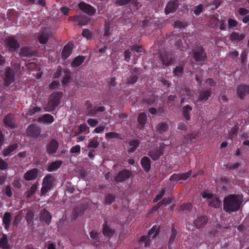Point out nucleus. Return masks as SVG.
I'll use <instances>...</instances> for the list:
<instances>
[{
  "mask_svg": "<svg viewBox=\"0 0 249 249\" xmlns=\"http://www.w3.org/2000/svg\"><path fill=\"white\" fill-rule=\"evenodd\" d=\"M243 201V196L239 195H231L224 200V209L227 212L232 213L239 210Z\"/></svg>",
  "mask_w": 249,
  "mask_h": 249,
  "instance_id": "nucleus-1",
  "label": "nucleus"
},
{
  "mask_svg": "<svg viewBox=\"0 0 249 249\" xmlns=\"http://www.w3.org/2000/svg\"><path fill=\"white\" fill-rule=\"evenodd\" d=\"M62 96L61 92H54L52 93L49 98V101L44 106V109L46 111H52L59 104L60 99Z\"/></svg>",
  "mask_w": 249,
  "mask_h": 249,
  "instance_id": "nucleus-2",
  "label": "nucleus"
},
{
  "mask_svg": "<svg viewBox=\"0 0 249 249\" xmlns=\"http://www.w3.org/2000/svg\"><path fill=\"white\" fill-rule=\"evenodd\" d=\"M159 232V228L157 226H154L149 231L147 236L143 235L141 237L140 242L142 245L145 247L148 246L149 245V240L150 238H154Z\"/></svg>",
  "mask_w": 249,
  "mask_h": 249,
  "instance_id": "nucleus-3",
  "label": "nucleus"
},
{
  "mask_svg": "<svg viewBox=\"0 0 249 249\" xmlns=\"http://www.w3.org/2000/svg\"><path fill=\"white\" fill-rule=\"evenodd\" d=\"M53 181L54 178L50 175H47L44 178L41 188L42 194L47 193L51 189Z\"/></svg>",
  "mask_w": 249,
  "mask_h": 249,
  "instance_id": "nucleus-4",
  "label": "nucleus"
},
{
  "mask_svg": "<svg viewBox=\"0 0 249 249\" xmlns=\"http://www.w3.org/2000/svg\"><path fill=\"white\" fill-rule=\"evenodd\" d=\"M5 43L10 51H14L19 47V43L13 36L7 37L5 40Z\"/></svg>",
  "mask_w": 249,
  "mask_h": 249,
  "instance_id": "nucleus-5",
  "label": "nucleus"
},
{
  "mask_svg": "<svg viewBox=\"0 0 249 249\" xmlns=\"http://www.w3.org/2000/svg\"><path fill=\"white\" fill-rule=\"evenodd\" d=\"M53 32L49 28L42 29L38 37L39 41L41 44H45L48 39L53 36Z\"/></svg>",
  "mask_w": 249,
  "mask_h": 249,
  "instance_id": "nucleus-6",
  "label": "nucleus"
},
{
  "mask_svg": "<svg viewBox=\"0 0 249 249\" xmlns=\"http://www.w3.org/2000/svg\"><path fill=\"white\" fill-rule=\"evenodd\" d=\"M69 20L75 22V23L79 25L87 24L89 21L90 18L87 16H74L70 17Z\"/></svg>",
  "mask_w": 249,
  "mask_h": 249,
  "instance_id": "nucleus-7",
  "label": "nucleus"
},
{
  "mask_svg": "<svg viewBox=\"0 0 249 249\" xmlns=\"http://www.w3.org/2000/svg\"><path fill=\"white\" fill-rule=\"evenodd\" d=\"M22 215H26V218L29 223L31 222L33 216V212L29 210H24L19 212L18 214L15 218V222L16 224L20 220L21 216Z\"/></svg>",
  "mask_w": 249,
  "mask_h": 249,
  "instance_id": "nucleus-8",
  "label": "nucleus"
},
{
  "mask_svg": "<svg viewBox=\"0 0 249 249\" xmlns=\"http://www.w3.org/2000/svg\"><path fill=\"white\" fill-rule=\"evenodd\" d=\"M79 9L85 13L93 15L95 13V9L91 5L84 2H80L78 5Z\"/></svg>",
  "mask_w": 249,
  "mask_h": 249,
  "instance_id": "nucleus-9",
  "label": "nucleus"
},
{
  "mask_svg": "<svg viewBox=\"0 0 249 249\" xmlns=\"http://www.w3.org/2000/svg\"><path fill=\"white\" fill-rule=\"evenodd\" d=\"M14 81V73L11 69L8 68L5 73L4 84L5 86H8Z\"/></svg>",
  "mask_w": 249,
  "mask_h": 249,
  "instance_id": "nucleus-10",
  "label": "nucleus"
},
{
  "mask_svg": "<svg viewBox=\"0 0 249 249\" xmlns=\"http://www.w3.org/2000/svg\"><path fill=\"white\" fill-rule=\"evenodd\" d=\"M38 173V170L37 169H32L24 174V178L28 181L35 180L37 177Z\"/></svg>",
  "mask_w": 249,
  "mask_h": 249,
  "instance_id": "nucleus-11",
  "label": "nucleus"
},
{
  "mask_svg": "<svg viewBox=\"0 0 249 249\" xmlns=\"http://www.w3.org/2000/svg\"><path fill=\"white\" fill-rule=\"evenodd\" d=\"M248 93H249V87L244 85L238 86L237 95L240 99H243Z\"/></svg>",
  "mask_w": 249,
  "mask_h": 249,
  "instance_id": "nucleus-12",
  "label": "nucleus"
},
{
  "mask_svg": "<svg viewBox=\"0 0 249 249\" xmlns=\"http://www.w3.org/2000/svg\"><path fill=\"white\" fill-rule=\"evenodd\" d=\"M52 216L50 213L45 210H43L40 213V220L45 224L49 225L51 222Z\"/></svg>",
  "mask_w": 249,
  "mask_h": 249,
  "instance_id": "nucleus-13",
  "label": "nucleus"
},
{
  "mask_svg": "<svg viewBox=\"0 0 249 249\" xmlns=\"http://www.w3.org/2000/svg\"><path fill=\"white\" fill-rule=\"evenodd\" d=\"M194 57L196 62H201L204 60L206 54L202 48H199L195 52Z\"/></svg>",
  "mask_w": 249,
  "mask_h": 249,
  "instance_id": "nucleus-14",
  "label": "nucleus"
},
{
  "mask_svg": "<svg viewBox=\"0 0 249 249\" xmlns=\"http://www.w3.org/2000/svg\"><path fill=\"white\" fill-rule=\"evenodd\" d=\"M72 48L73 44L72 43H69L64 46L62 53V56L64 59H66L70 55Z\"/></svg>",
  "mask_w": 249,
  "mask_h": 249,
  "instance_id": "nucleus-15",
  "label": "nucleus"
},
{
  "mask_svg": "<svg viewBox=\"0 0 249 249\" xmlns=\"http://www.w3.org/2000/svg\"><path fill=\"white\" fill-rule=\"evenodd\" d=\"M27 133L32 137H36L40 134V130L34 125H31L27 129Z\"/></svg>",
  "mask_w": 249,
  "mask_h": 249,
  "instance_id": "nucleus-16",
  "label": "nucleus"
},
{
  "mask_svg": "<svg viewBox=\"0 0 249 249\" xmlns=\"http://www.w3.org/2000/svg\"><path fill=\"white\" fill-rule=\"evenodd\" d=\"M131 173L128 170H123L120 172L115 178L116 181H122L129 178Z\"/></svg>",
  "mask_w": 249,
  "mask_h": 249,
  "instance_id": "nucleus-17",
  "label": "nucleus"
},
{
  "mask_svg": "<svg viewBox=\"0 0 249 249\" xmlns=\"http://www.w3.org/2000/svg\"><path fill=\"white\" fill-rule=\"evenodd\" d=\"M244 37V34L235 32L232 33L230 36L231 40L233 42H239L242 40Z\"/></svg>",
  "mask_w": 249,
  "mask_h": 249,
  "instance_id": "nucleus-18",
  "label": "nucleus"
},
{
  "mask_svg": "<svg viewBox=\"0 0 249 249\" xmlns=\"http://www.w3.org/2000/svg\"><path fill=\"white\" fill-rule=\"evenodd\" d=\"M37 121L43 123L51 124L54 121L53 117L49 114H45L44 115L39 117Z\"/></svg>",
  "mask_w": 249,
  "mask_h": 249,
  "instance_id": "nucleus-19",
  "label": "nucleus"
},
{
  "mask_svg": "<svg viewBox=\"0 0 249 249\" xmlns=\"http://www.w3.org/2000/svg\"><path fill=\"white\" fill-rule=\"evenodd\" d=\"M162 150L160 149H154L148 152V155L153 160H157L162 155Z\"/></svg>",
  "mask_w": 249,
  "mask_h": 249,
  "instance_id": "nucleus-20",
  "label": "nucleus"
},
{
  "mask_svg": "<svg viewBox=\"0 0 249 249\" xmlns=\"http://www.w3.org/2000/svg\"><path fill=\"white\" fill-rule=\"evenodd\" d=\"M4 122L6 126L13 128L16 126L14 116L12 114L7 115L5 118Z\"/></svg>",
  "mask_w": 249,
  "mask_h": 249,
  "instance_id": "nucleus-21",
  "label": "nucleus"
},
{
  "mask_svg": "<svg viewBox=\"0 0 249 249\" xmlns=\"http://www.w3.org/2000/svg\"><path fill=\"white\" fill-rule=\"evenodd\" d=\"M58 148V143L54 140L52 141L47 146V152L49 153L53 154L55 153Z\"/></svg>",
  "mask_w": 249,
  "mask_h": 249,
  "instance_id": "nucleus-22",
  "label": "nucleus"
},
{
  "mask_svg": "<svg viewBox=\"0 0 249 249\" xmlns=\"http://www.w3.org/2000/svg\"><path fill=\"white\" fill-rule=\"evenodd\" d=\"M142 166L145 172H148L150 169V162L147 157H143L141 161Z\"/></svg>",
  "mask_w": 249,
  "mask_h": 249,
  "instance_id": "nucleus-23",
  "label": "nucleus"
},
{
  "mask_svg": "<svg viewBox=\"0 0 249 249\" xmlns=\"http://www.w3.org/2000/svg\"><path fill=\"white\" fill-rule=\"evenodd\" d=\"M62 164L60 160L55 161L51 163L47 167V170L49 172H52L58 169Z\"/></svg>",
  "mask_w": 249,
  "mask_h": 249,
  "instance_id": "nucleus-24",
  "label": "nucleus"
},
{
  "mask_svg": "<svg viewBox=\"0 0 249 249\" xmlns=\"http://www.w3.org/2000/svg\"><path fill=\"white\" fill-rule=\"evenodd\" d=\"M11 219V216L9 213H5L4 214L3 223L4 225V227L6 230H7L10 227Z\"/></svg>",
  "mask_w": 249,
  "mask_h": 249,
  "instance_id": "nucleus-25",
  "label": "nucleus"
},
{
  "mask_svg": "<svg viewBox=\"0 0 249 249\" xmlns=\"http://www.w3.org/2000/svg\"><path fill=\"white\" fill-rule=\"evenodd\" d=\"M0 248L2 249H10V248L6 235H3L0 239Z\"/></svg>",
  "mask_w": 249,
  "mask_h": 249,
  "instance_id": "nucleus-26",
  "label": "nucleus"
},
{
  "mask_svg": "<svg viewBox=\"0 0 249 249\" xmlns=\"http://www.w3.org/2000/svg\"><path fill=\"white\" fill-rule=\"evenodd\" d=\"M147 120L146 115L144 113H141L138 117V122L139 124V127L142 128L143 127Z\"/></svg>",
  "mask_w": 249,
  "mask_h": 249,
  "instance_id": "nucleus-27",
  "label": "nucleus"
},
{
  "mask_svg": "<svg viewBox=\"0 0 249 249\" xmlns=\"http://www.w3.org/2000/svg\"><path fill=\"white\" fill-rule=\"evenodd\" d=\"M85 57L78 56L75 57L71 63V66L73 67H77L80 66L84 62Z\"/></svg>",
  "mask_w": 249,
  "mask_h": 249,
  "instance_id": "nucleus-28",
  "label": "nucleus"
},
{
  "mask_svg": "<svg viewBox=\"0 0 249 249\" xmlns=\"http://www.w3.org/2000/svg\"><path fill=\"white\" fill-rule=\"evenodd\" d=\"M41 111V108L36 106H31L28 111L27 112L26 115L27 116H32L36 113H38Z\"/></svg>",
  "mask_w": 249,
  "mask_h": 249,
  "instance_id": "nucleus-29",
  "label": "nucleus"
},
{
  "mask_svg": "<svg viewBox=\"0 0 249 249\" xmlns=\"http://www.w3.org/2000/svg\"><path fill=\"white\" fill-rule=\"evenodd\" d=\"M221 205V201L216 196H213L209 201V205L211 207L217 208Z\"/></svg>",
  "mask_w": 249,
  "mask_h": 249,
  "instance_id": "nucleus-30",
  "label": "nucleus"
},
{
  "mask_svg": "<svg viewBox=\"0 0 249 249\" xmlns=\"http://www.w3.org/2000/svg\"><path fill=\"white\" fill-rule=\"evenodd\" d=\"M19 54L23 56H28L32 55V51L29 48L23 47L21 48Z\"/></svg>",
  "mask_w": 249,
  "mask_h": 249,
  "instance_id": "nucleus-31",
  "label": "nucleus"
},
{
  "mask_svg": "<svg viewBox=\"0 0 249 249\" xmlns=\"http://www.w3.org/2000/svg\"><path fill=\"white\" fill-rule=\"evenodd\" d=\"M17 148V145L16 144H13L10 146L3 153V155L4 156H10L13 154L14 151Z\"/></svg>",
  "mask_w": 249,
  "mask_h": 249,
  "instance_id": "nucleus-32",
  "label": "nucleus"
},
{
  "mask_svg": "<svg viewBox=\"0 0 249 249\" xmlns=\"http://www.w3.org/2000/svg\"><path fill=\"white\" fill-rule=\"evenodd\" d=\"M206 223V218L205 217H200L195 222L196 226L200 228L205 224Z\"/></svg>",
  "mask_w": 249,
  "mask_h": 249,
  "instance_id": "nucleus-33",
  "label": "nucleus"
},
{
  "mask_svg": "<svg viewBox=\"0 0 249 249\" xmlns=\"http://www.w3.org/2000/svg\"><path fill=\"white\" fill-rule=\"evenodd\" d=\"M175 8V3L173 2H169L165 8V12L166 14H169L174 11Z\"/></svg>",
  "mask_w": 249,
  "mask_h": 249,
  "instance_id": "nucleus-34",
  "label": "nucleus"
},
{
  "mask_svg": "<svg viewBox=\"0 0 249 249\" xmlns=\"http://www.w3.org/2000/svg\"><path fill=\"white\" fill-rule=\"evenodd\" d=\"M211 94L209 90L204 91L201 92L199 96L198 100L200 101L207 100Z\"/></svg>",
  "mask_w": 249,
  "mask_h": 249,
  "instance_id": "nucleus-35",
  "label": "nucleus"
},
{
  "mask_svg": "<svg viewBox=\"0 0 249 249\" xmlns=\"http://www.w3.org/2000/svg\"><path fill=\"white\" fill-rule=\"evenodd\" d=\"M114 233V231L109 227L104 225L103 228V233L105 235L111 236Z\"/></svg>",
  "mask_w": 249,
  "mask_h": 249,
  "instance_id": "nucleus-36",
  "label": "nucleus"
},
{
  "mask_svg": "<svg viewBox=\"0 0 249 249\" xmlns=\"http://www.w3.org/2000/svg\"><path fill=\"white\" fill-rule=\"evenodd\" d=\"M168 129V126L165 123H161L157 126L158 131L161 133L165 132Z\"/></svg>",
  "mask_w": 249,
  "mask_h": 249,
  "instance_id": "nucleus-37",
  "label": "nucleus"
},
{
  "mask_svg": "<svg viewBox=\"0 0 249 249\" xmlns=\"http://www.w3.org/2000/svg\"><path fill=\"white\" fill-rule=\"evenodd\" d=\"M191 110L192 107L189 106H186L183 108V115L187 120H189L190 119L189 112Z\"/></svg>",
  "mask_w": 249,
  "mask_h": 249,
  "instance_id": "nucleus-38",
  "label": "nucleus"
},
{
  "mask_svg": "<svg viewBox=\"0 0 249 249\" xmlns=\"http://www.w3.org/2000/svg\"><path fill=\"white\" fill-rule=\"evenodd\" d=\"M139 142L138 140H133L129 143V149L130 152H134L139 145Z\"/></svg>",
  "mask_w": 249,
  "mask_h": 249,
  "instance_id": "nucleus-39",
  "label": "nucleus"
},
{
  "mask_svg": "<svg viewBox=\"0 0 249 249\" xmlns=\"http://www.w3.org/2000/svg\"><path fill=\"white\" fill-rule=\"evenodd\" d=\"M37 188V185L36 184L33 185L30 190L26 193V196L28 198L31 197L36 192Z\"/></svg>",
  "mask_w": 249,
  "mask_h": 249,
  "instance_id": "nucleus-40",
  "label": "nucleus"
},
{
  "mask_svg": "<svg viewBox=\"0 0 249 249\" xmlns=\"http://www.w3.org/2000/svg\"><path fill=\"white\" fill-rule=\"evenodd\" d=\"M176 45L178 48L181 49L182 48H184L188 46V44L186 42L185 38L183 37L176 42Z\"/></svg>",
  "mask_w": 249,
  "mask_h": 249,
  "instance_id": "nucleus-41",
  "label": "nucleus"
},
{
  "mask_svg": "<svg viewBox=\"0 0 249 249\" xmlns=\"http://www.w3.org/2000/svg\"><path fill=\"white\" fill-rule=\"evenodd\" d=\"M201 195L202 196V197L204 198L207 199V200H209V201L212 198L213 196L212 195L207 191H203Z\"/></svg>",
  "mask_w": 249,
  "mask_h": 249,
  "instance_id": "nucleus-42",
  "label": "nucleus"
},
{
  "mask_svg": "<svg viewBox=\"0 0 249 249\" xmlns=\"http://www.w3.org/2000/svg\"><path fill=\"white\" fill-rule=\"evenodd\" d=\"M104 110V108L103 107H99L97 108H94V109L92 110H88V114L90 115H93L94 114H96L98 112H102Z\"/></svg>",
  "mask_w": 249,
  "mask_h": 249,
  "instance_id": "nucleus-43",
  "label": "nucleus"
},
{
  "mask_svg": "<svg viewBox=\"0 0 249 249\" xmlns=\"http://www.w3.org/2000/svg\"><path fill=\"white\" fill-rule=\"evenodd\" d=\"M176 234L177 231L175 229L172 228L171 231V234L170 235V239L169 240V244H172L174 242L176 238Z\"/></svg>",
  "mask_w": 249,
  "mask_h": 249,
  "instance_id": "nucleus-44",
  "label": "nucleus"
},
{
  "mask_svg": "<svg viewBox=\"0 0 249 249\" xmlns=\"http://www.w3.org/2000/svg\"><path fill=\"white\" fill-rule=\"evenodd\" d=\"M99 145V142L95 139L91 140L88 145V147L90 148H96Z\"/></svg>",
  "mask_w": 249,
  "mask_h": 249,
  "instance_id": "nucleus-45",
  "label": "nucleus"
},
{
  "mask_svg": "<svg viewBox=\"0 0 249 249\" xmlns=\"http://www.w3.org/2000/svg\"><path fill=\"white\" fill-rule=\"evenodd\" d=\"M131 0H116L115 4L117 6H123L128 4Z\"/></svg>",
  "mask_w": 249,
  "mask_h": 249,
  "instance_id": "nucleus-46",
  "label": "nucleus"
},
{
  "mask_svg": "<svg viewBox=\"0 0 249 249\" xmlns=\"http://www.w3.org/2000/svg\"><path fill=\"white\" fill-rule=\"evenodd\" d=\"M106 138L112 139V138H118L119 135L118 133L115 132H108L105 135Z\"/></svg>",
  "mask_w": 249,
  "mask_h": 249,
  "instance_id": "nucleus-47",
  "label": "nucleus"
},
{
  "mask_svg": "<svg viewBox=\"0 0 249 249\" xmlns=\"http://www.w3.org/2000/svg\"><path fill=\"white\" fill-rule=\"evenodd\" d=\"M82 36L86 37L87 39H91L92 37V34L88 29H84L82 32Z\"/></svg>",
  "mask_w": 249,
  "mask_h": 249,
  "instance_id": "nucleus-48",
  "label": "nucleus"
},
{
  "mask_svg": "<svg viewBox=\"0 0 249 249\" xmlns=\"http://www.w3.org/2000/svg\"><path fill=\"white\" fill-rule=\"evenodd\" d=\"M202 5L201 4H199L195 8L194 10V12L196 15H199L202 12Z\"/></svg>",
  "mask_w": 249,
  "mask_h": 249,
  "instance_id": "nucleus-49",
  "label": "nucleus"
},
{
  "mask_svg": "<svg viewBox=\"0 0 249 249\" xmlns=\"http://www.w3.org/2000/svg\"><path fill=\"white\" fill-rule=\"evenodd\" d=\"M219 19L215 17L211 18L210 20V23L212 27H214L215 26L217 25Z\"/></svg>",
  "mask_w": 249,
  "mask_h": 249,
  "instance_id": "nucleus-50",
  "label": "nucleus"
},
{
  "mask_svg": "<svg viewBox=\"0 0 249 249\" xmlns=\"http://www.w3.org/2000/svg\"><path fill=\"white\" fill-rule=\"evenodd\" d=\"M164 193H165L164 190L162 189L161 191V192L156 196V197H155V198L154 199V200H153L154 202H156L158 201L159 200H160L163 196Z\"/></svg>",
  "mask_w": 249,
  "mask_h": 249,
  "instance_id": "nucleus-51",
  "label": "nucleus"
},
{
  "mask_svg": "<svg viewBox=\"0 0 249 249\" xmlns=\"http://www.w3.org/2000/svg\"><path fill=\"white\" fill-rule=\"evenodd\" d=\"M80 146L76 145L71 147V152L75 154H79L80 152Z\"/></svg>",
  "mask_w": 249,
  "mask_h": 249,
  "instance_id": "nucleus-52",
  "label": "nucleus"
},
{
  "mask_svg": "<svg viewBox=\"0 0 249 249\" xmlns=\"http://www.w3.org/2000/svg\"><path fill=\"white\" fill-rule=\"evenodd\" d=\"M173 25L175 28H181L185 27L186 26V24L179 21H177L174 22Z\"/></svg>",
  "mask_w": 249,
  "mask_h": 249,
  "instance_id": "nucleus-53",
  "label": "nucleus"
},
{
  "mask_svg": "<svg viewBox=\"0 0 249 249\" xmlns=\"http://www.w3.org/2000/svg\"><path fill=\"white\" fill-rule=\"evenodd\" d=\"M169 179L170 181H177L178 180H180V174H174L170 177Z\"/></svg>",
  "mask_w": 249,
  "mask_h": 249,
  "instance_id": "nucleus-54",
  "label": "nucleus"
},
{
  "mask_svg": "<svg viewBox=\"0 0 249 249\" xmlns=\"http://www.w3.org/2000/svg\"><path fill=\"white\" fill-rule=\"evenodd\" d=\"M87 123H88V124L91 127H94L95 126H96L98 122L97 121V120L96 119H89L88 121H87Z\"/></svg>",
  "mask_w": 249,
  "mask_h": 249,
  "instance_id": "nucleus-55",
  "label": "nucleus"
},
{
  "mask_svg": "<svg viewBox=\"0 0 249 249\" xmlns=\"http://www.w3.org/2000/svg\"><path fill=\"white\" fill-rule=\"evenodd\" d=\"M88 129V127L86 124H81L78 128L79 133L86 132Z\"/></svg>",
  "mask_w": 249,
  "mask_h": 249,
  "instance_id": "nucleus-56",
  "label": "nucleus"
},
{
  "mask_svg": "<svg viewBox=\"0 0 249 249\" xmlns=\"http://www.w3.org/2000/svg\"><path fill=\"white\" fill-rule=\"evenodd\" d=\"M191 174V171H189L186 173L180 174V180H186L190 176Z\"/></svg>",
  "mask_w": 249,
  "mask_h": 249,
  "instance_id": "nucleus-57",
  "label": "nucleus"
},
{
  "mask_svg": "<svg viewBox=\"0 0 249 249\" xmlns=\"http://www.w3.org/2000/svg\"><path fill=\"white\" fill-rule=\"evenodd\" d=\"M228 24L229 27H234L237 25V22L235 19L230 18L228 20Z\"/></svg>",
  "mask_w": 249,
  "mask_h": 249,
  "instance_id": "nucleus-58",
  "label": "nucleus"
},
{
  "mask_svg": "<svg viewBox=\"0 0 249 249\" xmlns=\"http://www.w3.org/2000/svg\"><path fill=\"white\" fill-rule=\"evenodd\" d=\"M132 50L134 52L136 53H142L143 52V48L139 46L135 45L132 48Z\"/></svg>",
  "mask_w": 249,
  "mask_h": 249,
  "instance_id": "nucleus-59",
  "label": "nucleus"
},
{
  "mask_svg": "<svg viewBox=\"0 0 249 249\" xmlns=\"http://www.w3.org/2000/svg\"><path fill=\"white\" fill-rule=\"evenodd\" d=\"M191 207L192 205L191 203H186L181 206L180 209L181 211L189 210L191 208Z\"/></svg>",
  "mask_w": 249,
  "mask_h": 249,
  "instance_id": "nucleus-60",
  "label": "nucleus"
},
{
  "mask_svg": "<svg viewBox=\"0 0 249 249\" xmlns=\"http://www.w3.org/2000/svg\"><path fill=\"white\" fill-rule=\"evenodd\" d=\"M183 71V68L181 67H177L175 68L174 72L176 75H179Z\"/></svg>",
  "mask_w": 249,
  "mask_h": 249,
  "instance_id": "nucleus-61",
  "label": "nucleus"
},
{
  "mask_svg": "<svg viewBox=\"0 0 249 249\" xmlns=\"http://www.w3.org/2000/svg\"><path fill=\"white\" fill-rule=\"evenodd\" d=\"M247 55H248V52L246 50L245 51H243L241 54V61L242 63H244L246 59H247Z\"/></svg>",
  "mask_w": 249,
  "mask_h": 249,
  "instance_id": "nucleus-62",
  "label": "nucleus"
},
{
  "mask_svg": "<svg viewBox=\"0 0 249 249\" xmlns=\"http://www.w3.org/2000/svg\"><path fill=\"white\" fill-rule=\"evenodd\" d=\"M7 166V163L2 159H0V169L1 170H4L5 169Z\"/></svg>",
  "mask_w": 249,
  "mask_h": 249,
  "instance_id": "nucleus-63",
  "label": "nucleus"
},
{
  "mask_svg": "<svg viewBox=\"0 0 249 249\" xmlns=\"http://www.w3.org/2000/svg\"><path fill=\"white\" fill-rule=\"evenodd\" d=\"M239 13L242 16H246L249 13V11L244 8H240L238 10Z\"/></svg>",
  "mask_w": 249,
  "mask_h": 249,
  "instance_id": "nucleus-64",
  "label": "nucleus"
}]
</instances>
